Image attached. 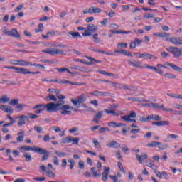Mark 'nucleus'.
<instances>
[{
    "label": "nucleus",
    "mask_w": 182,
    "mask_h": 182,
    "mask_svg": "<svg viewBox=\"0 0 182 182\" xmlns=\"http://www.w3.org/2000/svg\"><path fill=\"white\" fill-rule=\"evenodd\" d=\"M71 142L73 144H76L77 146L79 144V138H73L71 136Z\"/></svg>",
    "instance_id": "e2e57ef3"
},
{
    "label": "nucleus",
    "mask_w": 182,
    "mask_h": 182,
    "mask_svg": "<svg viewBox=\"0 0 182 182\" xmlns=\"http://www.w3.org/2000/svg\"><path fill=\"white\" fill-rule=\"evenodd\" d=\"M55 105H57L58 109H60V107L65 105V101L63 100H57V102H55Z\"/></svg>",
    "instance_id": "49530a36"
},
{
    "label": "nucleus",
    "mask_w": 182,
    "mask_h": 182,
    "mask_svg": "<svg viewBox=\"0 0 182 182\" xmlns=\"http://www.w3.org/2000/svg\"><path fill=\"white\" fill-rule=\"evenodd\" d=\"M95 43H100V38H99V34L95 33L92 36Z\"/></svg>",
    "instance_id": "a18cd8bd"
},
{
    "label": "nucleus",
    "mask_w": 182,
    "mask_h": 182,
    "mask_svg": "<svg viewBox=\"0 0 182 182\" xmlns=\"http://www.w3.org/2000/svg\"><path fill=\"white\" fill-rule=\"evenodd\" d=\"M139 120L140 122H145L146 123H149V122L151 120V117H150V115H148L146 117L144 116L139 117Z\"/></svg>",
    "instance_id": "f704fd0d"
},
{
    "label": "nucleus",
    "mask_w": 182,
    "mask_h": 182,
    "mask_svg": "<svg viewBox=\"0 0 182 182\" xmlns=\"http://www.w3.org/2000/svg\"><path fill=\"white\" fill-rule=\"evenodd\" d=\"M118 167L120 169V171L123 173L124 174H126V170H124V168L123 167V165L122 164V162H118Z\"/></svg>",
    "instance_id": "5fc2aeb1"
},
{
    "label": "nucleus",
    "mask_w": 182,
    "mask_h": 182,
    "mask_svg": "<svg viewBox=\"0 0 182 182\" xmlns=\"http://www.w3.org/2000/svg\"><path fill=\"white\" fill-rule=\"evenodd\" d=\"M7 119L10 120V122L3 124V127H9V126H14V124L16 122L15 119L11 117V115H7Z\"/></svg>",
    "instance_id": "393cba45"
},
{
    "label": "nucleus",
    "mask_w": 182,
    "mask_h": 182,
    "mask_svg": "<svg viewBox=\"0 0 182 182\" xmlns=\"http://www.w3.org/2000/svg\"><path fill=\"white\" fill-rule=\"evenodd\" d=\"M42 29H43V24L40 23L38 26V28L35 29L36 33H38V32H42Z\"/></svg>",
    "instance_id": "052dcab7"
},
{
    "label": "nucleus",
    "mask_w": 182,
    "mask_h": 182,
    "mask_svg": "<svg viewBox=\"0 0 182 182\" xmlns=\"http://www.w3.org/2000/svg\"><path fill=\"white\" fill-rule=\"evenodd\" d=\"M167 52L173 55V58H180L181 54L180 53V50L178 48L174 46H170L168 48H166Z\"/></svg>",
    "instance_id": "423d86ee"
},
{
    "label": "nucleus",
    "mask_w": 182,
    "mask_h": 182,
    "mask_svg": "<svg viewBox=\"0 0 182 182\" xmlns=\"http://www.w3.org/2000/svg\"><path fill=\"white\" fill-rule=\"evenodd\" d=\"M129 65L131 66H134V68H141L140 65H141V62L136 60H129Z\"/></svg>",
    "instance_id": "5701e85b"
},
{
    "label": "nucleus",
    "mask_w": 182,
    "mask_h": 182,
    "mask_svg": "<svg viewBox=\"0 0 182 182\" xmlns=\"http://www.w3.org/2000/svg\"><path fill=\"white\" fill-rule=\"evenodd\" d=\"M86 58L90 62L85 61V60L82 59H75V62H80L81 63H84V65H95L96 63H102V61L96 60L92 57L86 56Z\"/></svg>",
    "instance_id": "39448f33"
},
{
    "label": "nucleus",
    "mask_w": 182,
    "mask_h": 182,
    "mask_svg": "<svg viewBox=\"0 0 182 182\" xmlns=\"http://www.w3.org/2000/svg\"><path fill=\"white\" fill-rule=\"evenodd\" d=\"M18 103H19V100L18 99H13L9 102V105H11V106H17Z\"/></svg>",
    "instance_id": "79ce46f5"
},
{
    "label": "nucleus",
    "mask_w": 182,
    "mask_h": 182,
    "mask_svg": "<svg viewBox=\"0 0 182 182\" xmlns=\"http://www.w3.org/2000/svg\"><path fill=\"white\" fill-rule=\"evenodd\" d=\"M82 36H92V33L87 28L85 33H82Z\"/></svg>",
    "instance_id": "338daca9"
},
{
    "label": "nucleus",
    "mask_w": 182,
    "mask_h": 182,
    "mask_svg": "<svg viewBox=\"0 0 182 182\" xmlns=\"http://www.w3.org/2000/svg\"><path fill=\"white\" fill-rule=\"evenodd\" d=\"M60 110V107L58 108V105L55 102H48L46 104V112L47 113H56V112H59Z\"/></svg>",
    "instance_id": "20e7f679"
},
{
    "label": "nucleus",
    "mask_w": 182,
    "mask_h": 182,
    "mask_svg": "<svg viewBox=\"0 0 182 182\" xmlns=\"http://www.w3.org/2000/svg\"><path fill=\"white\" fill-rule=\"evenodd\" d=\"M4 69H13L14 70H16V73H19L21 75H39V73H41L40 71L31 72L29 71V69H26L24 68L6 65L4 66Z\"/></svg>",
    "instance_id": "f03ea898"
},
{
    "label": "nucleus",
    "mask_w": 182,
    "mask_h": 182,
    "mask_svg": "<svg viewBox=\"0 0 182 182\" xmlns=\"http://www.w3.org/2000/svg\"><path fill=\"white\" fill-rule=\"evenodd\" d=\"M108 126L109 127H119L118 123L114 122H109Z\"/></svg>",
    "instance_id": "bf43d9fd"
},
{
    "label": "nucleus",
    "mask_w": 182,
    "mask_h": 182,
    "mask_svg": "<svg viewBox=\"0 0 182 182\" xmlns=\"http://www.w3.org/2000/svg\"><path fill=\"white\" fill-rule=\"evenodd\" d=\"M144 68H146V69H151L152 70H155L156 73H159L161 76L164 75V72L161 70L159 69V68H156L154 66L149 65L147 64H144Z\"/></svg>",
    "instance_id": "1a4fd4ad"
},
{
    "label": "nucleus",
    "mask_w": 182,
    "mask_h": 182,
    "mask_svg": "<svg viewBox=\"0 0 182 182\" xmlns=\"http://www.w3.org/2000/svg\"><path fill=\"white\" fill-rule=\"evenodd\" d=\"M154 171L156 174V176L159 177V178H163V172H160L159 171H157L156 169H154Z\"/></svg>",
    "instance_id": "4d7b16f0"
},
{
    "label": "nucleus",
    "mask_w": 182,
    "mask_h": 182,
    "mask_svg": "<svg viewBox=\"0 0 182 182\" xmlns=\"http://www.w3.org/2000/svg\"><path fill=\"white\" fill-rule=\"evenodd\" d=\"M73 107H70L69 105H65L60 107V114L63 116H66L68 114H70L72 113V111L69 110H73Z\"/></svg>",
    "instance_id": "0eeeda50"
},
{
    "label": "nucleus",
    "mask_w": 182,
    "mask_h": 182,
    "mask_svg": "<svg viewBox=\"0 0 182 182\" xmlns=\"http://www.w3.org/2000/svg\"><path fill=\"white\" fill-rule=\"evenodd\" d=\"M68 35H71L73 39H77V38H82V36L80 35V33H79V32L70 31L68 32Z\"/></svg>",
    "instance_id": "2f4dec72"
},
{
    "label": "nucleus",
    "mask_w": 182,
    "mask_h": 182,
    "mask_svg": "<svg viewBox=\"0 0 182 182\" xmlns=\"http://www.w3.org/2000/svg\"><path fill=\"white\" fill-rule=\"evenodd\" d=\"M90 174L92 176V177H100V173H98L97 171H91Z\"/></svg>",
    "instance_id": "774afa93"
},
{
    "label": "nucleus",
    "mask_w": 182,
    "mask_h": 182,
    "mask_svg": "<svg viewBox=\"0 0 182 182\" xmlns=\"http://www.w3.org/2000/svg\"><path fill=\"white\" fill-rule=\"evenodd\" d=\"M137 133H140V128L138 129H132L130 130L131 134H137Z\"/></svg>",
    "instance_id": "680f3d73"
},
{
    "label": "nucleus",
    "mask_w": 182,
    "mask_h": 182,
    "mask_svg": "<svg viewBox=\"0 0 182 182\" xmlns=\"http://www.w3.org/2000/svg\"><path fill=\"white\" fill-rule=\"evenodd\" d=\"M170 125V122L168 121H159V127L160 126H169Z\"/></svg>",
    "instance_id": "8fccbe9b"
},
{
    "label": "nucleus",
    "mask_w": 182,
    "mask_h": 182,
    "mask_svg": "<svg viewBox=\"0 0 182 182\" xmlns=\"http://www.w3.org/2000/svg\"><path fill=\"white\" fill-rule=\"evenodd\" d=\"M28 119H31L32 120H35V119H38V115L32 113H28Z\"/></svg>",
    "instance_id": "69168bd1"
},
{
    "label": "nucleus",
    "mask_w": 182,
    "mask_h": 182,
    "mask_svg": "<svg viewBox=\"0 0 182 182\" xmlns=\"http://www.w3.org/2000/svg\"><path fill=\"white\" fill-rule=\"evenodd\" d=\"M109 32L111 33H114L115 35H119L120 33L127 35L129 33H132L131 31H123V30H117V31H116V30H109Z\"/></svg>",
    "instance_id": "4be33fe9"
},
{
    "label": "nucleus",
    "mask_w": 182,
    "mask_h": 182,
    "mask_svg": "<svg viewBox=\"0 0 182 182\" xmlns=\"http://www.w3.org/2000/svg\"><path fill=\"white\" fill-rule=\"evenodd\" d=\"M7 36H12V38H21L19 33L16 28H12L11 31H9V33L7 34Z\"/></svg>",
    "instance_id": "a211bd4d"
},
{
    "label": "nucleus",
    "mask_w": 182,
    "mask_h": 182,
    "mask_svg": "<svg viewBox=\"0 0 182 182\" xmlns=\"http://www.w3.org/2000/svg\"><path fill=\"white\" fill-rule=\"evenodd\" d=\"M169 42L171 43H173V45H176V46L179 45H182V39L178 37H172L168 39Z\"/></svg>",
    "instance_id": "9b49d317"
},
{
    "label": "nucleus",
    "mask_w": 182,
    "mask_h": 182,
    "mask_svg": "<svg viewBox=\"0 0 182 182\" xmlns=\"http://www.w3.org/2000/svg\"><path fill=\"white\" fill-rule=\"evenodd\" d=\"M90 50H91V52H97V53H102V54H105V55H113V53H109L105 50H99L95 47H91L90 48Z\"/></svg>",
    "instance_id": "bb28decb"
},
{
    "label": "nucleus",
    "mask_w": 182,
    "mask_h": 182,
    "mask_svg": "<svg viewBox=\"0 0 182 182\" xmlns=\"http://www.w3.org/2000/svg\"><path fill=\"white\" fill-rule=\"evenodd\" d=\"M44 100L46 102H55V103H56V102H58V97L52 94H49L46 97L44 98Z\"/></svg>",
    "instance_id": "412c9836"
},
{
    "label": "nucleus",
    "mask_w": 182,
    "mask_h": 182,
    "mask_svg": "<svg viewBox=\"0 0 182 182\" xmlns=\"http://www.w3.org/2000/svg\"><path fill=\"white\" fill-rule=\"evenodd\" d=\"M58 72L60 73H63V72H68L70 75H72V72H70L68 68H57Z\"/></svg>",
    "instance_id": "3c124183"
},
{
    "label": "nucleus",
    "mask_w": 182,
    "mask_h": 182,
    "mask_svg": "<svg viewBox=\"0 0 182 182\" xmlns=\"http://www.w3.org/2000/svg\"><path fill=\"white\" fill-rule=\"evenodd\" d=\"M170 36L169 33L161 32V33H154V36H158L159 38H166V36Z\"/></svg>",
    "instance_id": "473e14b6"
},
{
    "label": "nucleus",
    "mask_w": 182,
    "mask_h": 182,
    "mask_svg": "<svg viewBox=\"0 0 182 182\" xmlns=\"http://www.w3.org/2000/svg\"><path fill=\"white\" fill-rule=\"evenodd\" d=\"M87 29L91 33H95L97 29H99V27L95 26V24L90 23L87 26Z\"/></svg>",
    "instance_id": "a878e982"
},
{
    "label": "nucleus",
    "mask_w": 182,
    "mask_h": 182,
    "mask_svg": "<svg viewBox=\"0 0 182 182\" xmlns=\"http://www.w3.org/2000/svg\"><path fill=\"white\" fill-rule=\"evenodd\" d=\"M42 52L43 53H48V55H56V48H50L48 50H43Z\"/></svg>",
    "instance_id": "c756f323"
},
{
    "label": "nucleus",
    "mask_w": 182,
    "mask_h": 182,
    "mask_svg": "<svg viewBox=\"0 0 182 182\" xmlns=\"http://www.w3.org/2000/svg\"><path fill=\"white\" fill-rule=\"evenodd\" d=\"M0 109L3 110V112H6V113H14V109L8 105H0Z\"/></svg>",
    "instance_id": "dca6fc26"
},
{
    "label": "nucleus",
    "mask_w": 182,
    "mask_h": 182,
    "mask_svg": "<svg viewBox=\"0 0 182 182\" xmlns=\"http://www.w3.org/2000/svg\"><path fill=\"white\" fill-rule=\"evenodd\" d=\"M32 63L26 61L24 60H18V66H32Z\"/></svg>",
    "instance_id": "c85d7f7f"
},
{
    "label": "nucleus",
    "mask_w": 182,
    "mask_h": 182,
    "mask_svg": "<svg viewBox=\"0 0 182 182\" xmlns=\"http://www.w3.org/2000/svg\"><path fill=\"white\" fill-rule=\"evenodd\" d=\"M128 100L131 102H146V99L143 97H128ZM149 102V101H147Z\"/></svg>",
    "instance_id": "cd10ccee"
},
{
    "label": "nucleus",
    "mask_w": 182,
    "mask_h": 182,
    "mask_svg": "<svg viewBox=\"0 0 182 182\" xmlns=\"http://www.w3.org/2000/svg\"><path fill=\"white\" fill-rule=\"evenodd\" d=\"M149 117H151V120L160 121V120H162L163 119L161 118V117H160V115L151 114V115H149Z\"/></svg>",
    "instance_id": "c03bdc74"
},
{
    "label": "nucleus",
    "mask_w": 182,
    "mask_h": 182,
    "mask_svg": "<svg viewBox=\"0 0 182 182\" xmlns=\"http://www.w3.org/2000/svg\"><path fill=\"white\" fill-rule=\"evenodd\" d=\"M164 76L166 79H176V77H177V76H176L170 73H165Z\"/></svg>",
    "instance_id": "a19ab883"
},
{
    "label": "nucleus",
    "mask_w": 182,
    "mask_h": 182,
    "mask_svg": "<svg viewBox=\"0 0 182 182\" xmlns=\"http://www.w3.org/2000/svg\"><path fill=\"white\" fill-rule=\"evenodd\" d=\"M107 15H108L109 18H113L116 13L113 10H110L109 13L106 12Z\"/></svg>",
    "instance_id": "0e129e2a"
},
{
    "label": "nucleus",
    "mask_w": 182,
    "mask_h": 182,
    "mask_svg": "<svg viewBox=\"0 0 182 182\" xmlns=\"http://www.w3.org/2000/svg\"><path fill=\"white\" fill-rule=\"evenodd\" d=\"M102 12V9L97 7L91 6L88 9L89 14H100Z\"/></svg>",
    "instance_id": "b1692460"
},
{
    "label": "nucleus",
    "mask_w": 182,
    "mask_h": 182,
    "mask_svg": "<svg viewBox=\"0 0 182 182\" xmlns=\"http://www.w3.org/2000/svg\"><path fill=\"white\" fill-rule=\"evenodd\" d=\"M46 104H39V105H37L36 106L33 107V109H40L41 110H46Z\"/></svg>",
    "instance_id": "58836bf2"
},
{
    "label": "nucleus",
    "mask_w": 182,
    "mask_h": 182,
    "mask_svg": "<svg viewBox=\"0 0 182 182\" xmlns=\"http://www.w3.org/2000/svg\"><path fill=\"white\" fill-rule=\"evenodd\" d=\"M140 59H157V57L154 56L152 54L144 53L139 55Z\"/></svg>",
    "instance_id": "aec40b11"
},
{
    "label": "nucleus",
    "mask_w": 182,
    "mask_h": 182,
    "mask_svg": "<svg viewBox=\"0 0 182 182\" xmlns=\"http://www.w3.org/2000/svg\"><path fill=\"white\" fill-rule=\"evenodd\" d=\"M102 117H103V111H100L96 114L95 116H94L92 122H94V123L98 124L99 120H100Z\"/></svg>",
    "instance_id": "6ab92c4d"
},
{
    "label": "nucleus",
    "mask_w": 182,
    "mask_h": 182,
    "mask_svg": "<svg viewBox=\"0 0 182 182\" xmlns=\"http://www.w3.org/2000/svg\"><path fill=\"white\" fill-rule=\"evenodd\" d=\"M55 154H56V156H58V157H65V156H68L67 153L60 152L59 151H55Z\"/></svg>",
    "instance_id": "09e8293b"
},
{
    "label": "nucleus",
    "mask_w": 182,
    "mask_h": 182,
    "mask_svg": "<svg viewBox=\"0 0 182 182\" xmlns=\"http://www.w3.org/2000/svg\"><path fill=\"white\" fill-rule=\"evenodd\" d=\"M147 157H149V156L145 153H142L141 156L139 154H136V158L141 164H143V161H144Z\"/></svg>",
    "instance_id": "ddd939ff"
},
{
    "label": "nucleus",
    "mask_w": 182,
    "mask_h": 182,
    "mask_svg": "<svg viewBox=\"0 0 182 182\" xmlns=\"http://www.w3.org/2000/svg\"><path fill=\"white\" fill-rule=\"evenodd\" d=\"M117 48L118 49H122L123 48L124 49H126L127 48V43H120L117 45Z\"/></svg>",
    "instance_id": "de8ad7c7"
},
{
    "label": "nucleus",
    "mask_w": 182,
    "mask_h": 182,
    "mask_svg": "<svg viewBox=\"0 0 182 182\" xmlns=\"http://www.w3.org/2000/svg\"><path fill=\"white\" fill-rule=\"evenodd\" d=\"M167 96H169V97H173V99H182V95L178 94L167 93Z\"/></svg>",
    "instance_id": "c9c22d12"
},
{
    "label": "nucleus",
    "mask_w": 182,
    "mask_h": 182,
    "mask_svg": "<svg viewBox=\"0 0 182 182\" xmlns=\"http://www.w3.org/2000/svg\"><path fill=\"white\" fill-rule=\"evenodd\" d=\"M107 147H109L110 149H120L121 145L119 142L116 141H112L107 144Z\"/></svg>",
    "instance_id": "f3484780"
},
{
    "label": "nucleus",
    "mask_w": 182,
    "mask_h": 182,
    "mask_svg": "<svg viewBox=\"0 0 182 182\" xmlns=\"http://www.w3.org/2000/svg\"><path fill=\"white\" fill-rule=\"evenodd\" d=\"M23 156L26 159V161H31L32 160V155L29 154L28 152H24Z\"/></svg>",
    "instance_id": "ea45409f"
},
{
    "label": "nucleus",
    "mask_w": 182,
    "mask_h": 182,
    "mask_svg": "<svg viewBox=\"0 0 182 182\" xmlns=\"http://www.w3.org/2000/svg\"><path fill=\"white\" fill-rule=\"evenodd\" d=\"M105 112L107 113V114H113V116H117V112L113 110L105 109Z\"/></svg>",
    "instance_id": "864d4df0"
},
{
    "label": "nucleus",
    "mask_w": 182,
    "mask_h": 182,
    "mask_svg": "<svg viewBox=\"0 0 182 182\" xmlns=\"http://www.w3.org/2000/svg\"><path fill=\"white\" fill-rule=\"evenodd\" d=\"M86 96L85 94H82L77 97V100L71 99L70 102L75 107H80V105L86 102Z\"/></svg>",
    "instance_id": "7ed1b4c3"
},
{
    "label": "nucleus",
    "mask_w": 182,
    "mask_h": 182,
    "mask_svg": "<svg viewBox=\"0 0 182 182\" xmlns=\"http://www.w3.org/2000/svg\"><path fill=\"white\" fill-rule=\"evenodd\" d=\"M20 150H21V151H34V153H37V154L43 155L41 157L42 161L48 160V159H49V155L50 154L49 151L38 146L31 147L29 146L23 145L20 146Z\"/></svg>",
    "instance_id": "f257e3e1"
},
{
    "label": "nucleus",
    "mask_w": 182,
    "mask_h": 182,
    "mask_svg": "<svg viewBox=\"0 0 182 182\" xmlns=\"http://www.w3.org/2000/svg\"><path fill=\"white\" fill-rule=\"evenodd\" d=\"M137 117V114L134 111H131L129 115H125L121 117L122 120H130V119H136Z\"/></svg>",
    "instance_id": "9d476101"
},
{
    "label": "nucleus",
    "mask_w": 182,
    "mask_h": 182,
    "mask_svg": "<svg viewBox=\"0 0 182 182\" xmlns=\"http://www.w3.org/2000/svg\"><path fill=\"white\" fill-rule=\"evenodd\" d=\"M25 107H26V104H18L15 109L16 110H18V112H22V110H23V109H25Z\"/></svg>",
    "instance_id": "4c0bfd02"
},
{
    "label": "nucleus",
    "mask_w": 182,
    "mask_h": 182,
    "mask_svg": "<svg viewBox=\"0 0 182 182\" xmlns=\"http://www.w3.org/2000/svg\"><path fill=\"white\" fill-rule=\"evenodd\" d=\"M109 173H110V168L107 166H105L104 171L102 173V181H107V177H109Z\"/></svg>",
    "instance_id": "2eb2a0df"
},
{
    "label": "nucleus",
    "mask_w": 182,
    "mask_h": 182,
    "mask_svg": "<svg viewBox=\"0 0 182 182\" xmlns=\"http://www.w3.org/2000/svg\"><path fill=\"white\" fill-rule=\"evenodd\" d=\"M165 65H166V66H170L176 72H179L180 73H182V68L176 65H174L173 63L166 62Z\"/></svg>",
    "instance_id": "f8f14e48"
},
{
    "label": "nucleus",
    "mask_w": 182,
    "mask_h": 182,
    "mask_svg": "<svg viewBox=\"0 0 182 182\" xmlns=\"http://www.w3.org/2000/svg\"><path fill=\"white\" fill-rule=\"evenodd\" d=\"M62 143L63 144H69V143H72V136H68L63 139Z\"/></svg>",
    "instance_id": "72a5a7b5"
},
{
    "label": "nucleus",
    "mask_w": 182,
    "mask_h": 182,
    "mask_svg": "<svg viewBox=\"0 0 182 182\" xmlns=\"http://www.w3.org/2000/svg\"><path fill=\"white\" fill-rule=\"evenodd\" d=\"M40 62H41L43 63H48V65H52L53 63H55V60H46V59H41L40 60Z\"/></svg>",
    "instance_id": "603ef678"
},
{
    "label": "nucleus",
    "mask_w": 182,
    "mask_h": 182,
    "mask_svg": "<svg viewBox=\"0 0 182 182\" xmlns=\"http://www.w3.org/2000/svg\"><path fill=\"white\" fill-rule=\"evenodd\" d=\"M7 102H9V98L6 95L0 97V103H7Z\"/></svg>",
    "instance_id": "37998d69"
},
{
    "label": "nucleus",
    "mask_w": 182,
    "mask_h": 182,
    "mask_svg": "<svg viewBox=\"0 0 182 182\" xmlns=\"http://www.w3.org/2000/svg\"><path fill=\"white\" fill-rule=\"evenodd\" d=\"M161 143L158 141H152L151 144H148L149 147H156V146H160Z\"/></svg>",
    "instance_id": "13d9d810"
},
{
    "label": "nucleus",
    "mask_w": 182,
    "mask_h": 182,
    "mask_svg": "<svg viewBox=\"0 0 182 182\" xmlns=\"http://www.w3.org/2000/svg\"><path fill=\"white\" fill-rule=\"evenodd\" d=\"M17 136H18L17 137V141H18L19 143L23 141V136H25V131H22L21 132H18L17 134Z\"/></svg>",
    "instance_id": "7c9ffc66"
},
{
    "label": "nucleus",
    "mask_w": 182,
    "mask_h": 182,
    "mask_svg": "<svg viewBox=\"0 0 182 182\" xmlns=\"http://www.w3.org/2000/svg\"><path fill=\"white\" fill-rule=\"evenodd\" d=\"M90 95L91 96H96L97 97L99 96H109L110 95L109 92H100L99 90H95L92 92H90Z\"/></svg>",
    "instance_id": "4468645a"
},
{
    "label": "nucleus",
    "mask_w": 182,
    "mask_h": 182,
    "mask_svg": "<svg viewBox=\"0 0 182 182\" xmlns=\"http://www.w3.org/2000/svg\"><path fill=\"white\" fill-rule=\"evenodd\" d=\"M46 173H47L48 177H51L52 178H54V177H56V174H55V173L50 171H46Z\"/></svg>",
    "instance_id": "6e6d98bb"
},
{
    "label": "nucleus",
    "mask_w": 182,
    "mask_h": 182,
    "mask_svg": "<svg viewBox=\"0 0 182 182\" xmlns=\"http://www.w3.org/2000/svg\"><path fill=\"white\" fill-rule=\"evenodd\" d=\"M16 119H18V121L17 122V124L18 126H19V127H21V126H23L24 124H26V120H29V117L22 114V115L17 116Z\"/></svg>",
    "instance_id": "6e6552de"
},
{
    "label": "nucleus",
    "mask_w": 182,
    "mask_h": 182,
    "mask_svg": "<svg viewBox=\"0 0 182 182\" xmlns=\"http://www.w3.org/2000/svg\"><path fill=\"white\" fill-rule=\"evenodd\" d=\"M151 107H153V109H163V107H164V105H160V103H151Z\"/></svg>",
    "instance_id": "e433bc0d"
}]
</instances>
